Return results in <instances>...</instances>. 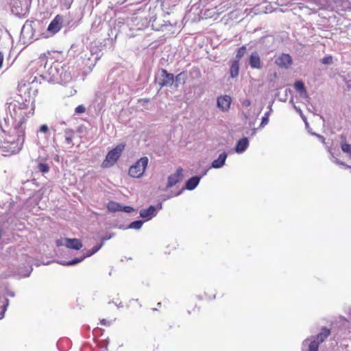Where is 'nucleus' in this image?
Instances as JSON below:
<instances>
[{
  "instance_id": "34",
  "label": "nucleus",
  "mask_w": 351,
  "mask_h": 351,
  "mask_svg": "<svg viewBox=\"0 0 351 351\" xmlns=\"http://www.w3.org/2000/svg\"><path fill=\"white\" fill-rule=\"evenodd\" d=\"M4 60V55L3 52L0 51V69L3 67V62Z\"/></svg>"
},
{
  "instance_id": "8",
  "label": "nucleus",
  "mask_w": 351,
  "mask_h": 351,
  "mask_svg": "<svg viewBox=\"0 0 351 351\" xmlns=\"http://www.w3.org/2000/svg\"><path fill=\"white\" fill-rule=\"evenodd\" d=\"M161 78L159 81V85L160 87L163 86H171L173 84L175 76L172 73H169L167 70L161 69Z\"/></svg>"
},
{
  "instance_id": "24",
  "label": "nucleus",
  "mask_w": 351,
  "mask_h": 351,
  "mask_svg": "<svg viewBox=\"0 0 351 351\" xmlns=\"http://www.w3.org/2000/svg\"><path fill=\"white\" fill-rule=\"evenodd\" d=\"M246 46L243 45L240 47L238 50L237 53L236 54V58H237V60H240V58H243V56L246 53Z\"/></svg>"
},
{
  "instance_id": "4",
  "label": "nucleus",
  "mask_w": 351,
  "mask_h": 351,
  "mask_svg": "<svg viewBox=\"0 0 351 351\" xmlns=\"http://www.w3.org/2000/svg\"><path fill=\"white\" fill-rule=\"evenodd\" d=\"M149 159L147 156L141 157L134 164L130 166L129 174L132 178H141L145 173Z\"/></svg>"
},
{
  "instance_id": "7",
  "label": "nucleus",
  "mask_w": 351,
  "mask_h": 351,
  "mask_svg": "<svg viewBox=\"0 0 351 351\" xmlns=\"http://www.w3.org/2000/svg\"><path fill=\"white\" fill-rule=\"evenodd\" d=\"M232 99L230 95H220L217 98V106L222 112H228L230 107Z\"/></svg>"
},
{
  "instance_id": "28",
  "label": "nucleus",
  "mask_w": 351,
  "mask_h": 351,
  "mask_svg": "<svg viewBox=\"0 0 351 351\" xmlns=\"http://www.w3.org/2000/svg\"><path fill=\"white\" fill-rule=\"evenodd\" d=\"M322 63L324 64H332V56H326L322 58L321 60Z\"/></svg>"
},
{
  "instance_id": "21",
  "label": "nucleus",
  "mask_w": 351,
  "mask_h": 351,
  "mask_svg": "<svg viewBox=\"0 0 351 351\" xmlns=\"http://www.w3.org/2000/svg\"><path fill=\"white\" fill-rule=\"evenodd\" d=\"M107 208L108 211L110 212L119 211L121 210L122 209V206H121V204L114 201L108 202L107 204Z\"/></svg>"
},
{
  "instance_id": "2",
  "label": "nucleus",
  "mask_w": 351,
  "mask_h": 351,
  "mask_svg": "<svg viewBox=\"0 0 351 351\" xmlns=\"http://www.w3.org/2000/svg\"><path fill=\"white\" fill-rule=\"evenodd\" d=\"M18 94L23 101L21 105L22 108H28L29 104H33L34 110V102L36 95L38 94V88L34 86L33 83H26L21 81L17 87Z\"/></svg>"
},
{
  "instance_id": "16",
  "label": "nucleus",
  "mask_w": 351,
  "mask_h": 351,
  "mask_svg": "<svg viewBox=\"0 0 351 351\" xmlns=\"http://www.w3.org/2000/svg\"><path fill=\"white\" fill-rule=\"evenodd\" d=\"M331 332L329 328H322L321 332L316 335V339L319 343L324 342L328 336H330Z\"/></svg>"
},
{
  "instance_id": "1",
  "label": "nucleus",
  "mask_w": 351,
  "mask_h": 351,
  "mask_svg": "<svg viewBox=\"0 0 351 351\" xmlns=\"http://www.w3.org/2000/svg\"><path fill=\"white\" fill-rule=\"evenodd\" d=\"M25 123V119L23 118L10 132H4L3 138L0 142V149L5 152V155L17 154L23 149L26 136Z\"/></svg>"
},
{
  "instance_id": "9",
  "label": "nucleus",
  "mask_w": 351,
  "mask_h": 351,
  "mask_svg": "<svg viewBox=\"0 0 351 351\" xmlns=\"http://www.w3.org/2000/svg\"><path fill=\"white\" fill-rule=\"evenodd\" d=\"M183 177V169L180 167L178 168L174 173L169 176L167 180V188L173 187V186L177 184V183L181 181Z\"/></svg>"
},
{
  "instance_id": "18",
  "label": "nucleus",
  "mask_w": 351,
  "mask_h": 351,
  "mask_svg": "<svg viewBox=\"0 0 351 351\" xmlns=\"http://www.w3.org/2000/svg\"><path fill=\"white\" fill-rule=\"evenodd\" d=\"M230 73L232 77H237L239 74V62L234 60L230 66Z\"/></svg>"
},
{
  "instance_id": "26",
  "label": "nucleus",
  "mask_w": 351,
  "mask_h": 351,
  "mask_svg": "<svg viewBox=\"0 0 351 351\" xmlns=\"http://www.w3.org/2000/svg\"><path fill=\"white\" fill-rule=\"evenodd\" d=\"M72 131H69V132H66V143H67L69 145H73V136H72Z\"/></svg>"
},
{
  "instance_id": "22",
  "label": "nucleus",
  "mask_w": 351,
  "mask_h": 351,
  "mask_svg": "<svg viewBox=\"0 0 351 351\" xmlns=\"http://www.w3.org/2000/svg\"><path fill=\"white\" fill-rule=\"evenodd\" d=\"M319 342H318L316 336L314 340H312L308 344V351H319Z\"/></svg>"
},
{
  "instance_id": "37",
  "label": "nucleus",
  "mask_w": 351,
  "mask_h": 351,
  "mask_svg": "<svg viewBox=\"0 0 351 351\" xmlns=\"http://www.w3.org/2000/svg\"><path fill=\"white\" fill-rule=\"evenodd\" d=\"M1 232H0V239H1Z\"/></svg>"
},
{
  "instance_id": "23",
  "label": "nucleus",
  "mask_w": 351,
  "mask_h": 351,
  "mask_svg": "<svg viewBox=\"0 0 351 351\" xmlns=\"http://www.w3.org/2000/svg\"><path fill=\"white\" fill-rule=\"evenodd\" d=\"M37 169L43 173H48L49 171V167L47 163H38Z\"/></svg>"
},
{
  "instance_id": "5",
  "label": "nucleus",
  "mask_w": 351,
  "mask_h": 351,
  "mask_svg": "<svg viewBox=\"0 0 351 351\" xmlns=\"http://www.w3.org/2000/svg\"><path fill=\"white\" fill-rule=\"evenodd\" d=\"M31 4V0H10L12 13L21 16L27 12Z\"/></svg>"
},
{
  "instance_id": "29",
  "label": "nucleus",
  "mask_w": 351,
  "mask_h": 351,
  "mask_svg": "<svg viewBox=\"0 0 351 351\" xmlns=\"http://www.w3.org/2000/svg\"><path fill=\"white\" fill-rule=\"evenodd\" d=\"M102 244H100L99 246H95L93 248L91 249L90 252L88 253L85 256H90L91 255H93V254L96 253V252H98L100 248L101 247Z\"/></svg>"
},
{
  "instance_id": "33",
  "label": "nucleus",
  "mask_w": 351,
  "mask_h": 351,
  "mask_svg": "<svg viewBox=\"0 0 351 351\" xmlns=\"http://www.w3.org/2000/svg\"><path fill=\"white\" fill-rule=\"evenodd\" d=\"M121 210L125 211V212H131L133 210V208L130 206H125L122 208Z\"/></svg>"
},
{
  "instance_id": "36",
  "label": "nucleus",
  "mask_w": 351,
  "mask_h": 351,
  "mask_svg": "<svg viewBox=\"0 0 351 351\" xmlns=\"http://www.w3.org/2000/svg\"><path fill=\"white\" fill-rule=\"evenodd\" d=\"M56 245L57 246H62V245H63V242L62 241H61V239H57V241H56Z\"/></svg>"
},
{
  "instance_id": "25",
  "label": "nucleus",
  "mask_w": 351,
  "mask_h": 351,
  "mask_svg": "<svg viewBox=\"0 0 351 351\" xmlns=\"http://www.w3.org/2000/svg\"><path fill=\"white\" fill-rule=\"evenodd\" d=\"M142 226L143 221H141V220H136V221L130 223L129 227L132 228H140Z\"/></svg>"
},
{
  "instance_id": "13",
  "label": "nucleus",
  "mask_w": 351,
  "mask_h": 351,
  "mask_svg": "<svg viewBox=\"0 0 351 351\" xmlns=\"http://www.w3.org/2000/svg\"><path fill=\"white\" fill-rule=\"evenodd\" d=\"M227 158V154L226 152H222V154H219L218 158L215 159L212 162V168H221V167L223 166Z\"/></svg>"
},
{
  "instance_id": "10",
  "label": "nucleus",
  "mask_w": 351,
  "mask_h": 351,
  "mask_svg": "<svg viewBox=\"0 0 351 351\" xmlns=\"http://www.w3.org/2000/svg\"><path fill=\"white\" fill-rule=\"evenodd\" d=\"M276 63L280 67L288 68L292 64L293 60L289 53H282L276 60Z\"/></svg>"
},
{
  "instance_id": "30",
  "label": "nucleus",
  "mask_w": 351,
  "mask_h": 351,
  "mask_svg": "<svg viewBox=\"0 0 351 351\" xmlns=\"http://www.w3.org/2000/svg\"><path fill=\"white\" fill-rule=\"evenodd\" d=\"M84 112H86V108L84 106V105H79L75 108V113H83Z\"/></svg>"
},
{
  "instance_id": "6",
  "label": "nucleus",
  "mask_w": 351,
  "mask_h": 351,
  "mask_svg": "<svg viewBox=\"0 0 351 351\" xmlns=\"http://www.w3.org/2000/svg\"><path fill=\"white\" fill-rule=\"evenodd\" d=\"M62 16L60 15V14H58L48 25V27L47 29V32L51 35L56 34V33L58 32V31H60L62 29Z\"/></svg>"
},
{
  "instance_id": "32",
  "label": "nucleus",
  "mask_w": 351,
  "mask_h": 351,
  "mask_svg": "<svg viewBox=\"0 0 351 351\" xmlns=\"http://www.w3.org/2000/svg\"><path fill=\"white\" fill-rule=\"evenodd\" d=\"M49 128L48 126L47 125V124H43L40 127V132H43V133H47V132L49 131Z\"/></svg>"
},
{
  "instance_id": "35",
  "label": "nucleus",
  "mask_w": 351,
  "mask_h": 351,
  "mask_svg": "<svg viewBox=\"0 0 351 351\" xmlns=\"http://www.w3.org/2000/svg\"><path fill=\"white\" fill-rule=\"evenodd\" d=\"M181 76H184V72H180L179 74H178L177 76H176V80H179Z\"/></svg>"
},
{
  "instance_id": "14",
  "label": "nucleus",
  "mask_w": 351,
  "mask_h": 351,
  "mask_svg": "<svg viewBox=\"0 0 351 351\" xmlns=\"http://www.w3.org/2000/svg\"><path fill=\"white\" fill-rule=\"evenodd\" d=\"M140 215L143 218L151 219L156 215V208L154 206H150L148 208L141 210Z\"/></svg>"
},
{
  "instance_id": "15",
  "label": "nucleus",
  "mask_w": 351,
  "mask_h": 351,
  "mask_svg": "<svg viewBox=\"0 0 351 351\" xmlns=\"http://www.w3.org/2000/svg\"><path fill=\"white\" fill-rule=\"evenodd\" d=\"M249 145V141L247 138L244 137L242 139L239 140L237 145H236L235 150L237 152L241 153L245 152L246 148Z\"/></svg>"
},
{
  "instance_id": "12",
  "label": "nucleus",
  "mask_w": 351,
  "mask_h": 351,
  "mask_svg": "<svg viewBox=\"0 0 351 351\" xmlns=\"http://www.w3.org/2000/svg\"><path fill=\"white\" fill-rule=\"evenodd\" d=\"M65 241V245L67 248L80 250L83 246L82 241L79 239H66Z\"/></svg>"
},
{
  "instance_id": "11",
  "label": "nucleus",
  "mask_w": 351,
  "mask_h": 351,
  "mask_svg": "<svg viewBox=\"0 0 351 351\" xmlns=\"http://www.w3.org/2000/svg\"><path fill=\"white\" fill-rule=\"evenodd\" d=\"M249 63L251 67L255 68L256 69H261V60L257 52L251 53L249 58Z\"/></svg>"
},
{
  "instance_id": "19",
  "label": "nucleus",
  "mask_w": 351,
  "mask_h": 351,
  "mask_svg": "<svg viewBox=\"0 0 351 351\" xmlns=\"http://www.w3.org/2000/svg\"><path fill=\"white\" fill-rule=\"evenodd\" d=\"M200 180V178L199 177H192L189 178L188 181L186 183V188L189 190H193L194 188L197 186Z\"/></svg>"
},
{
  "instance_id": "20",
  "label": "nucleus",
  "mask_w": 351,
  "mask_h": 351,
  "mask_svg": "<svg viewBox=\"0 0 351 351\" xmlns=\"http://www.w3.org/2000/svg\"><path fill=\"white\" fill-rule=\"evenodd\" d=\"M342 141L341 142V150L343 152L347 153L351 156V144H348L346 141V138L341 136Z\"/></svg>"
},
{
  "instance_id": "17",
  "label": "nucleus",
  "mask_w": 351,
  "mask_h": 351,
  "mask_svg": "<svg viewBox=\"0 0 351 351\" xmlns=\"http://www.w3.org/2000/svg\"><path fill=\"white\" fill-rule=\"evenodd\" d=\"M293 87L295 90L300 92L301 95L308 96L306 89L302 81H296L293 84Z\"/></svg>"
},
{
  "instance_id": "31",
  "label": "nucleus",
  "mask_w": 351,
  "mask_h": 351,
  "mask_svg": "<svg viewBox=\"0 0 351 351\" xmlns=\"http://www.w3.org/2000/svg\"><path fill=\"white\" fill-rule=\"evenodd\" d=\"M269 123V117L266 116V114L263 117L262 121L261 123V126H265V125L268 124Z\"/></svg>"
},
{
  "instance_id": "3",
  "label": "nucleus",
  "mask_w": 351,
  "mask_h": 351,
  "mask_svg": "<svg viewBox=\"0 0 351 351\" xmlns=\"http://www.w3.org/2000/svg\"><path fill=\"white\" fill-rule=\"evenodd\" d=\"M125 145L124 144H119L109 151L101 162V167L110 168V167L114 166L119 157H121L125 149Z\"/></svg>"
},
{
  "instance_id": "27",
  "label": "nucleus",
  "mask_w": 351,
  "mask_h": 351,
  "mask_svg": "<svg viewBox=\"0 0 351 351\" xmlns=\"http://www.w3.org/2000/svg\"><path fill=\"white\" fill-rule=\"evenodd\" d=\"M86 258L85 256H84V257L82 258H75V259H73L72 261H69L66 265H76V263H81V261H82L84 260V258Z\"/></svg>"
}]
</instances>
